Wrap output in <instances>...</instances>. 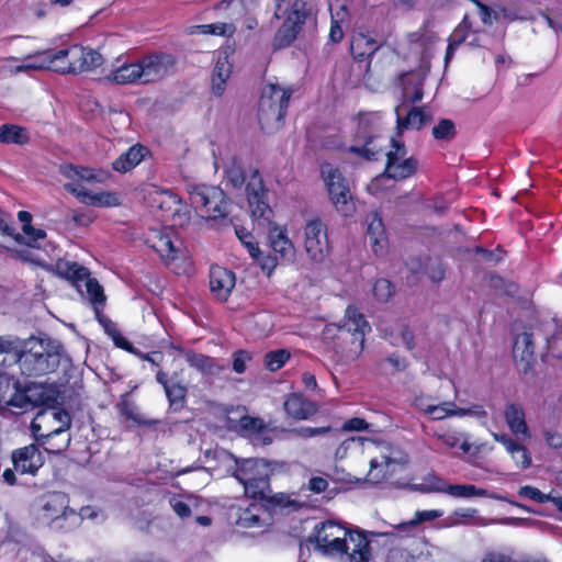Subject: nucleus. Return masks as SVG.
Returning a JSON list of instances; mask_svg holds the SVG:
<instances>
[{"instance_id":"obj_27","label":"nucleus","mask_w":562,"mask_h":562,"mask_svg":"<svg viewBox=\"0 0 562 562\" xmlns=\"http://www.w3.org/2000/svg\"><path fill=\"white\" fill-rule=\"evenodd\" d=\"M424 77L416 71H407L398 76L403 98L411 103H417L424 98Z\"/></svg>"},{"instance_id":"obj_1","label":"nucleus","mask_w":562,"mask_h":562,"mask_svg":"<svg viewBox=\"0 0 562 562\" xmlns=\"http://www.w3.org/2000/svg\"><path fill=\"white\" fill-rule=\"evenodd\" d=\"M371 330L364 316L353 306H348L341 325L328 324L322 331L326 347L346 360L357 359L364 348V336Z\"/></svg>"},{"instance_id":"obj_34","label":"nucleus","mask_w":562,"mask_h":562,"mask_svg":"<svg viewBox=\"0 0 562 562\" xmlns=\"http://www.w3.org/2000/svg\"><path fill=\"white\" fill-rule=\"evenodd\" d=\"M286 414L295 419H307L317 412V406L299 394H291L284 402Z\"/></svg>"},{"instance_id":"obj_43","label":"nucleus","mask_w":562,"mask_h":562,"mask_svg":"<svg viewBox=\"0 0 562 562\" xmlns=\"http://www.w3.org/2000/svg\"><path fill=\"white\" fill-rule=\"evenodd\" d=\"M116 407L119 408L121 415H123L127 419L135 422L138 425L153 426L157 423L156 420L143 418L138 414L137 407L134 405V403L130 402L125 396L121 398Z\"/></svg>"},{"instance_id":"obj_17","label":"nucleus","mask_w":562,"mask_h":562,"mask_svg":"<svg viewBox=\"0 0 562 562\" xmlns=\"http://www.w3.org/2000/svg\"><path fill=\"white\" fill-rule=\"evenodd\" d=\"M389 130L385 115L380 111L363 112L358 115L357 135L361 140H374L384 137Z\"/></svg>"},{"instance_id":"obj_30","label":"nucleus","mask_w":562,"mask_h":562,"mask_svg":"<svg viewBox=\"0 0 562 562\" xmlns=\"http://www.w3.org/2000/svg\"><path fill=\"white\" fill-rule=\"evenodd\" d=\"M504 418L509 430L515 436H522L530 438V431L526 423V415L524 407L518 403H509L505 406Z\"/></svg>"},{"instance_id":"obj_63","label":"nucleus","mask_w":562,"mask_h":562,"mask_svg":"<svg viewBox=\"0 0 562 562\" xmlns=\"http://www.w3.org/2000/svg\"><path fill=\"white\" fill-rule=\"evenodd\" d=\"M227 181L234 188H240L245 183V175L240 166L233 165L226 170Z\"/></svg>"},{"instance_id":"obj_41","label":"nucleus","mask_w":562,"mask_h":562,"mask_svg":"<svg viewBox=\"0 0 562 562\" xmlns=\"http://www.w3.org/2000/svg\"><path fill=\"white\" fill-rule=\"evenodd\" d=\"M434 437L449 449L456 448L460 445V448L464 453H469L471 451V443L468 440V435L463 432L456 430H448L443 432L436 431L434 432Z\"/></svg>"},{"instance_id":"obj_53","label":"nucleus","mask_w":562,"mask_h":562,"mask_svg":"<svg viewBox=\"0 0 562 562\" xmlns=\"http://www.w3.org/2000/svg\"><path fill=\"white\" fill-rule=\"evenodd\" d=\"M518 495L539 504H544L551 501V496L549 494H543L540 490L530 485L521 486L518 491Z\"/></svg>"},{"instance_id":"obj_5","label":"nucleus","mask_w":562,"mask_h":562,"mask_svg":"<svg viewBox=\"0 0 562 562\" xmlns=\"http://www.w3.org/2000/svg\"><path fill=\"white\" fill-rule=\"evenodd\" d=\"M70 423V416L64 409L41 412L32 420L31 430L37 443L45 446L47 452L60 453L70 442L66 434Z\"/></svg>"},{"instance_id":"obj_11","label":"nucleus","mask_w":562,"mask_h":562,"mask_svg":"<svg viewBox=\"0 0 562 562\" xmlns=\"http://www.w3.org/2000/svg\"><path fill=\"white\" fill-rule=\"evenodd\" d=\"M353 529H349L342 524L335 520H326L318 522L313 533L307 538L310 543H314L315 550L325 557L334 559L342 557L345 561H352L342 554V546Z\"/></svg>"},{"instance_id":"obj_25","label":"nucleus","mask_w":562,"mask_h":562,"mask_svg":"<svg viewBox=\"0 0 562 562\" xmlns=\"http://www.w3.org/2000/svg\"><path fill=\"white\" fill-rule=\"evenodd\" d=\"M514 358L526 373L531 369L535 356V345L530 333H521L516 336L513 347Z\"/></svg>"},{"instance_id":"obj_64","label":"nucleus","mask_w":562,"mask_h":562,"mask_svg":"<svg viewBox=\"0 0 562 562\" xmlns=\"http://www.w3.org/2000/svg\"><path fill=\"white\" fill-rule=\"evenodd\" d=\"M258 263L260 265L261 269L267 272V274H271V272L277 267V258L272 257L270 255H263L260 251V255H257V257H254Z\"/></svg>"},{"instance_id":"obj_47","label":"nucleus","mask_w":562,"mask_h":562,"mask_svg":"<svg viewBox=\"0 0 562 562\" xmlns=\"http://www.w3.org/2000/svg\"><path fill=\"white\" fill-rule=\"evenodd\" d=\"M290 356L286 349L269 351L265 356V367L271 372L278 371L290 359Z\"/></svg>"},{"instance_id":"obj_56","label":"nucleus","mask_w":562,"mask_h":562,"mask_svg":"<svg viewBox=\"0 0 562 562\" xmlns=\"http://www.w3.org/2000/svg\"><path fill=\"white\" fill-rule=\"evenodd\" d=\"M172 510L181 518H189L192 514L191 506L180 496H172L169 501Z\"/></svg>"},{"instance_id":"obj_21","label":"nucleus","mask_w":562,"mask_h":562,"mask_svg":"<svg viewBox=\"0 0 562 562\" xmlns=\"http://www.w3.org/2000/svg\"><path fill=\"white\" fill-rule=\"evenodd\" d=\"M382 47L375 38L368 33H355L350 44V53L358 63H367V71L370 70L373 55Z\"/></svg>"},{"instance_id":"obj_19","label":"nucleus","mask_w":562,"mask_h":562,"mask_svg":"<svg viewBox=\"0 0 562 562\" xmlns=\"http://www.w3.org/2000/svg\"><path fill=\"white\" fill-rule=\"evenodd\" d=\"M235 273L224 267L214 266L210 270V290L221 302H226L235 288Z\"/></svg>"},{"instance_id":"obj_51","label":"nucleus","mask_w":562,"mask_h":562,"mask_svg":"<svg viewBox=\"0 0 562 562\" xmlns=\"http://www.w3.org/2000/svg\"><path fill=\"white\" fill-rule=\"evenodd\" d=\"M83 281L88 297L92 304H103L105 301V295L103 293V288L98 283V281L95 279H90L89 276Z\"/></svg>"},{"instance_id":"obj_39","label":"nucleus","mask_w":562,"mask_h":562,"mask_svg":"<svg viewBox=\"0 0 562 562\" xmlns=\"http://www.w3.org/2000/svg\"><path fill=\"white\" fill-rule=\"evenodd\" d=\"M56 271L60 277L76 282L77 286H80L79 282H82L89 276V271L85 267L68 260H58Z\"/></svg>"},{"instance_id":"obj_4","label":"nucleus","mask_w":562,"mask_h":562,"mask_svg":"<svg viewBox=\"0 0 562 562\" xmlns=\"http://www.w3.org/2000/svg\"><path fill=\"white\" fill-rule=\"evenodd\" d=\"M38 57L40 68L60 75H79L94 70L103 64V57L99 52L80 44L60 49H47Z\"/></svg>"},{"instance_id":"obj_16","label":"nucleus","mask_w":562,"mask_h":562,"mask_svg":"<svg viewBox=\"0 0 562 562\" xmlns=\"http://www.w3.org/2000/svg\"><path fill=\"white\" fill-rule=\"evenodd\" d=\"M246 191L252 217L259 225L270 226L273 212L266 201L263 181L257 170L251 175Z\"/></svg>"},{"instance_id":"obj_48","label":"nucleus","mask_w":562,"mask_h":562,"mask_svg":"<svg viewBox=\"0 0 562 562\" xmlns=\"http://www.w3.org/2000/svg\"><path fill=\"white\" fill-rule=\"evenodd\" d=\"M472 23L468 15H464L462 21L454 27L451 35L448 38V43L459 47L469 36L471 32Z\"/></svg>"},{"instance_id":"obj_32","label":"nucleus","mask_w":562,"mask_h":562,"mask_svg":"<svg viewBox=\"0 0 562 562\" xmlns=\"http://www.w3.org/2000/svg\"><path fill=\"white\" fill-rule=\"evenodd\" d=\"M139 61L120 63V59L116 60V65L109 72L106 78L110 81H113L117 85H128L140 82L142 83V74L138 71Z\"/></svg>"},{"instance_id":"obj_18","label":"nucleus","mask_w":562,"mask_h":562,"mask_svg":"<svg viewBox=\"0 0 562 562\" xmlns=\"http://www.w3.org/2000/svg\"><path fill=\"white\" fill-rule=\"evenodd\" d=\"M266 509L260 505L251 504L248 507L232 506L229 509V519L236 526L244 529L260 528L267 525Z\"/></svg>"},{"instance_id":"obj_20","label":"nucleus","mask_w":562,"mask_h":562,"mask_svg":"<svg viewBox=\"0 0 562 562\" xmlns=\"http://www.w3.org/2000/svg\"><path fill=\"white\" fill-rule=\"evenodd\" d=\"M14 470L22 474H35L44 459L36 445H29L12 452Z\"/></svg>"},{"instance_id":"obj_23","label":"nucleus","mask_w":562,"mask_h":562,"mask_svg":"<svg viewBox=\"0 0 562 562\" xmlns=\"http://www.w3.org/2000/svg\"><path fill=\"white\" fill-rule=\"evenodd\" d=\"M431 121V115L424 108L413 106L405 116L397 114L395 135L390 136L389 140H396V137L403 135L406 130H420Z\"/></svg>"},{"instance_id":"obj_60","label":"nucleus","mask_w":562,"mask_h":562,"mask_svg":"<svg viewBox=\"0 0 562 562\" xmlns=\"http://www.w3.org/2000/svg\"><path fill=\"white\" fill-rule=\"evenodd\" d=\"M236 236L245 245L251 257L260 255V249L252 241V236L245 228H235Z\"/></svg>"},{"instance_id":"obj_9","label":"nucleus","mask_w":562,"mask_h":562,"mask_svg":"<svg viewBox=\"0 0 562 562\" xmlns=\"http://www.w3.org/2000/svg\"><path fill=\"white\" fill-rule=\"evenodd\" d=\"M270 473V464L265 459H246L237 464L234 476L243 484L249 497L272 501Z\"/></svg>"},{"instance_id":"obj_57","label":"nucleus","mask_w":562,"mask_h":562,"mask_svg":"<svg viewBox=\"0 0 562 562\" xmlns=\"http://www.w3.org/2000/svg\"><path fill=\"white\" fill-rule=\"evenodd\" d=\"M428 277L434 282H440L445 278L446 269L439 259H429L426 266Z\"/></svg>"},{"instance_id":"obj_10","label":"nucleus","mask_w":562,"mask_h":562,"mask_svg":"<svg viewBox=\"0 0 562 562\" xmlns=\"http://www.w3.org/2000/svg\"><path fill=\"white\" fill-rule=\"evenodd\" d=\"M386 165L383 173L379 175L368 184V191L378 194L384 189V182L394 179L403 180L417 170L418 162L414 157H406L407 151L404 143H392V147L386 151Z\"/></svg>"},{"instance_id":"obj_33","label":"nucleus","mask_w":562,"mask_h":562,"mask_svg":"<svg viewBox=\"0 0 562 562\" xmlns=\"http://www.w3.org/2000/svg\"><path fill=\"white\" fill-rule=\"evenodd\" d=\"M429 492L447 493L448 495L457 498H471V497H485L488 492L484 488H479L473 484H451L440 482L439 485H432L428 488Z\"/></svg>"},{"instance_id":"obj_35","label":"nucleus","mask_w":562,"mask_h":562,"mask_svg":"<svg viewBox=\"0 0 562 562\" xmlns=\"http://www.w3.org/2000/svg\"><path fill=\"white\" fill-rule=\"evenodd\" d=\"M232 69L233 65L229 63L228 55H218L212 72V91L216 97H221L224 93Z\"/></svg>"},{"instance_id":"obj_44","label":"nucleus","mask_w":562,"mask_h":562,"mask_svg":"<svg viewBox=\"0 0 562 562\" xmlns=\"http://www.w3.org/2000/svg\"><path fill=\"white\" fill-rule=\"evenodd\" d=\"M425 409L426 415H428L432 420H442L452 416L459 417L458 407L453 402L432 404L431 407H427Z\"/></svg>"},{"instance_id":"obj_12","label":"nucleus","mask_w":562,"mask_h":562,"mask_svg":"<svg viewBox=\"0 0 562 562\" xmlns=\"http://www.w3.org/2000/svg\"><path fill=\"white\" fill-rule=\"evenodd\" d=\"M321 172L336 211L342 216H351L356 211V204L346 178L328 164L322 166Z\"/></svg>"},{"instance_id":"obj_26","label":"nucleus","mask_w":562,"mask_h":562,"mask_svg":"<svg viewBox=\"0 0 562 562\" xmlns=\"http://www.w3.org/2000/svg\"><path fill=\"white\" fill-rule=\"evenodd\" d=\"M270 246L280 258L286 262L292 263L295 259V247L291 239L288 237L284 228L272 226L269 229Z\"/></svg>"},{"instance_id":"obj_38","label":"nucleus","mask_w":562,"mask_h":562,"mask_svg":"<svg viewBox=\"0 0 562 562\" xmlns=\"http://www.w3.org/2000/svg\"><path fill=\"white\" fill-rule=\"evenodd\" d=\"M18 218L23 223L22 229L25 235L22 244H26L30 247H40V241L46 237L45 231L37 229L32 226V215L26 211H20L18 213Z\"/></svg>"},{"instance_id":"obj_29","label":"nucleus","mask_w":562,"mask_h":562,"mask_svg":"<svg viewBox=\"0 0 562 562\" xmlns=\"http://www.w3.org/2000/svg\"><path fill=\"white\" fill-rule=\"evenodd\" d=\"M149 154L146 146L135 143L112 162V168L117 172L125 173L138 166Z\"/></svg>"},{"instance_id":"obj_55","label":"nucleus","mask_w":562,"mask_h":562,"mask_svg":"<svg viewBox=\"0 0 562 562\" xmlns=\"http://www.w3.org/2000/svg\"><path fill=\"white\" fill-rule=\"evenodd\" d=\"M390 341L392 345L403 344L409 350L415 347L414 335L412 330L404 325L398 328V336L391 337Z\"/></svg>"},{"instance_id":"obj_52","label":"nucleus","mask_w":562,"mask_h":562,"mask_svg":"<svg viewBox=\"0 0 562 562\" xmlns=\"http://www.w3.org/2000/svg\"><path fill=\"white\" fill-rule=\"evenodd\" d=\"M194 29H195V32L199 34L218 35V36L226 35L228 30H229L231 34L234 31V27L232 25H228V24L222 23V22L212 23V24H201V25L194 26Z\"/></svg>"},{"instance_id":"obj_54","label":"nucleus","mask_w":562,"mask_h":562,"mask_svg":"<svg viewBox=\"0 0 562 562\" xmlns=\"http://www.w3.org/2000/svg\"><path fill=\"white\" fill-rule=\"evenodd\" d=\"M373 293L381 302H386L393 295V285L386 279H380L374 283Z\"/></svg>"},{"instance_id":"obj_62","label":"nucleus","mask_w":562,"mask_h":562,"mask_svg":"<svg viewBox=\"0 0 562 562\" xmlns=\"http://www.w3.org/2000/svg\"><path fill=\"white\" fill-rule=\"evenodd\" d=\"M240 428L247 431L260 434L265 430L266 426L261 418L244 416L239 422Z\"/></svg>"},{"instance_id":"obj_22","label":"nucleus","mask_w":562,"mask_h":562,"mask_svg":"<svg viewBox=\"0 0 562 562\" xmlns=\"http://www.w3.org/2000/svg\"><path fill=\"white\" fill-rule=\"evenodd\" d=\"M367 238L371 245L373 252L378 257H383L387 250V238L383 221L379 213L372 212L367 216Z\"/></svg>"},{"instance_id":"obj_6","label":"nucleus","mask_w":562,"mask_h":562,"mask_svg":"<svg viewBox=\"0 0 562 562\" xmlns=\"http://www.w3.org/2000/svg\"><path fill=\"white\" fill-rule=\"evenodd\" d=\"M317 18L310 0H294L285 12V18L272 38L273 50L290 47L305 26L316 29Z\"/></svg>"},{"instance_id":"obj_2","label":"nucleus","mask_w":562,"mask_h":562,"mask_svg":"<svg viewBox=\"0 0 562 562\" xmlns=\"http://www.w3.org/2000/svg\"><path fill=\"white\" fill-rule=\"evenodd\" d=\"M16 357L21 373L29 378L52 374L63 362L69 361L63 345L50 338H29Z\"/></svg>"},{"instance_id":"obj_13","label":"nucleus","mask_w":562,"mask_h":562,"mask_svg":"<svg viewBox=\"0 0 562 562\" xmlns=\"http://www.w3.org/2000/svg\"><path fill=\"white\" fill-rule=\"evenodd\" d=\"M303 248L310 260L324 262L330 250L327 225L319 218L308 220L303 227Z\"/></svg>"},{"instance_id":"obj_37","label":"nucleus","mask_w":562,"mask_h":562,"mask_svg":"<svg viewBox=\"0 0 562 562\" xmlns=\"http://www.w3.org/2000/svg\"><path fill=\"white\" fill-rule=\"evenodd\" d=\"M30 392L36 406L55 403L58 394L56 385L47 383H30Z\"/></svg>"},{"instance_id":"obj_46","label":"nucleus","mask_w":562,"mask_h":562,"mask_svg":"<svg viewBox=\"0 0 562 562\" xmlns=\"http://www.w3.org/2000/svg\"><path fill=\"white\" fill-rule=\"evenodd\" d=\"M27 128L16 124H2L0 126V140H29Z\"/></svg>"},{"instance_id":"obj_28","label":"nucleus","mask_w":562,"mask_h":562,"mask_svg":"<svg viewBox=\"0 0 562 562\" xmlns=\"http://www.w3.org/2000/svg\"><path fill=\"white\" fill-rule=\"evenodd\" d=\"M492 436L495 441L504 446L518 468L525 470L531 465V453L524 445L517 442L506 434L493 432Z\"/></svg>"},{"instance_id":"obj_42","label":"nucleus","mask_w":562,"mask_h":562,"mask_svg":"<svg viewBox=\"0 0 562 562\" xmlns=\"http://www.w3.org/2000/svg\"><path fill=\"white\" fill-rule=\"evenodd\" d=\"M348 14V10L346 5H341L338 11L335 13L330 12V27L328 33V41L331 44H338L344 38V31L341 23L344 22L345 16Z\"/></svg>"},{"instance_id":"obj_3","label":"nucleus","mask_w":562,"mask_h":562,"mask_svg":"<svg viewBox=\"0 0 562 562\" xmlns=\"http://www.w3.org/2000/svg\"><path fill=\"white\" fill-rule=\"evenodd\" d=\"M60 172L70 180V182L64 184L65 190L75 195L80 202L100 207H112L121 204L117 193L111 191L91 192L80 183L81 181L104 183L111 178L108 170L66 164L60 166Z\"/></svg>"},{"instance_id":"obj_8","label":"nucleus","mask_w":562,"mask_h":562,"mask_svg":"<svg viewBox=\"0 0 562 562\" xmlns=\"http://www.w3.org/2000/svg\"><path fill=\"white\" fill-rule=\"evenodd\" d=\"M187 192L191 206L207 221L225 218L229 213V200L216 186L189 182Z\"/></svg>"},{"instance_id":"obj_58","label":"nucleus","mask_w":562,"mask_h":562,"mask_svg":"<svg viewBox=\"0 0 562 562\" xmlns=\"http://www.w3.org/2000/svg\"><path fill=\"white\" fill-rule=\"evenodd\" d=\"M233 370L243 374L247 369V363L251 360V355L243 349H239L233 353Z\"/></svg>"},{"instance_id":"obj_14","label":"nucleus","mask_w":562,"mask_h":562,"mask_svg":"<svg viewBox=\"0 0 562 562\" xmlns=\"http://www.w3.org/2000/svg\"><path fill=\"white\" fill-rule=\"evenodd\" d=\"M138 71L142 74V83L157 82L170 75L176 66V57L164 52H154L138 59Z\"/></svg>"},{"instance_id":"obj_45","label":"nucleus","mask_w":562,"mask_h":562,"mask_svg":"<svg viewBox=\"0 0 562 562\" xmlns=\"http://www.w3.org/2000/svg\"><path fill=\"white\" fill-rule=\"evenodd\" d=\"M442 514L443 513L439 509L418 510V512H416L415 517L413 519H411L409 521L398 524V525L394 526V528L400 531H404L406 529L414 528L422 522L432 521V520L441 517Z\"/></svg>"},{"instance_id":"obj_50","label":"nucleus","mask_w":562,"mask_h":562,"mask_svg":"<svg viewBox=\"0 0 562 562\" xmlns=\"http://www.w3.org/2000/svg\"><path fill=\"white\" fill-rule=\"evenodd\" d=\"M166 396L168 397L170 406L176 409L181 408L187 396V387L178 382L171 383L165 390Z\"/></svg>"},{"instance_id":"obj_36","label":"nucleus","mask_w":562,"mask_h":562,"mask_svg":"<svg viewBox=\"0 0 562 562\" xmlns=\"http://www.w3.org/2000/svg\"><path fill=\"white\" fill-rule=\"evenodd\" d=\"M149 241L151 243V247L167 263L177 258L178 249L169 234L155 231Z\"/></svg>"},{"instance_id":"obj_59","label":"nucleus","mask_w":562,"mask_h":562,"mask_svg":"<svg viewBox=\"0 0 562 562\" xmlns=\"http://www.w3.org/2000/svg\"><path fill=\"white\" fill-rule=\"evenodd\" d=\"M370 143H362L360 145L350 146L349 151L352 154L358 155L361 159L371 161V160H378L380 158V153L378 150H374L370 147H368Z\"/></svg>"},{"instance_id":"obj_49","label":"nucleus","mask_w":562,"mask_h":562,"mask_svg":"<svg viewBox=\"0 0 562 562\" xmlns=\"http://www.w3.org/2000/svg\"><path fill=\"white\" fill-rule=\"evenodd\" d=\"M457 130L452 120L441 119L438 124L432 127L431 134L437 140H449L456 136Z\"/></svg>"},{"instance_id":"obj_7","label":"nucleus","mask_w":562,"mask_h":562,"mask_svg":"<svg viewBox=\"0 0 562 562\" xmlns=\"http://www.w3.org/2000/svg\"><path fill=\"white\" fill-rule=\"evenodd\" d=\"M293 90L276 83L263 87L258 103V121L267 132L280 130L286 116Z\"/></svg>"},{"instance_id":"obj_24","label":"nucleus","mask_w":562,"mask_h":562,"mask_svg":"<svg viewBox=\"0 0 562 562\" xmlns=\"http://www.w3.org/2000/svg\"><path fill=\"white\" fill-rule=\"evenodd\" d=\"M188 364L203 374L218 375L227 369L225 363H221L214 358L194 352L193 350L180 349Z\"/></svg>"},{"instance_id":"obj_31","label":"nucleus","mask_w":562,"mask_h":562,"mask_svg":"<svg viewBox=\"0 0 562 562\" xmlns=\"http://www.w3.org/2000/svg\"><path fill=\"white\" fill-rule=\"evenodd\" d=\"M43 510L45 517L53 522H57L60 518L77 519V514L68 507L67 497L61 493L52 495L45 503Z\"/></svg>"},{"instance_id":"obj_15","label":"nucleus","mask_w":562,"mask_h":562,"mask_svg":"<svg viewBox=\"0 0 562 562\" xmlns=\"http://www.w3.org/2000/svg\"><path fill=\"white\" fill-rule=\"evenodd\" d=\"M407 463L406 456L398 449L384 446L381 456L370 461L368 480L372 483H380L393 475L397 468Z\"/></svg>"},{"instance_id":"obj_40","label":"nucleus","mask_w":562,"mask_h":562,"mask_svg":"<svg viewBox=\"0 0 562 562\" xmlns=\"http://www.w3.org/2000/svg\"><path fill=\"white\" fill-rule=\"evenodd\" d=\"M3 405L16 407L24 411L36 406L35 404H33V400L30 392V384L25 385V387L21 390L19 387V383L16 381H13L12 392Z\"/></svg>"},{"instance_id":"obj_61","label":"nucleus","mask_w":562,"mask_h":562,"mask_svg":"<svg viewBox=\"0 0 562 562\" xmlns=\"http://www.w3.org/2000/svg\"><path fill=\"white\" fill-rule=\"evenodd\" d=\"M384 562H415V558L405 549L393 548L389 550Z\"/></svg>"}]
</instances>
